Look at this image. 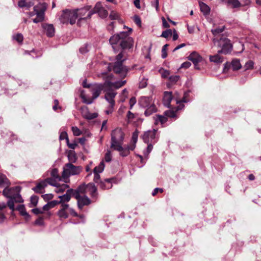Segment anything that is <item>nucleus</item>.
<instances>
[{"instance_id":"nucleus-1","label":"nucleus","mask_w":261,"mask_h":261,"mask_svg":"<svg viewBox=\"0 0 261 261\" xmlns=\"http://www.w3.org/2000/svg\"><path fill=\"white\" fill-rule=\"evenodd\" d=\"M132 29L129 28L128 32H121L116 34L110 37L109 42L115 51V46H120L122 50L116 56L114 62L110 63L109 68L113 70L116 73L120 74L121 76L125 77L128 72V69L123 65L127 57L125 55V49H130L134 45V39L129 36Z\"/></svg>"},{"instance_id":"nucleus-2","label":"nucleus","mask_w":261,"mask_h":261,"mask_svg":"<svg viewBox=\"0 0 261 261\" xmlns=\"http://www.w3.org/2000/svg\"><path fill=\"white\" fill-rule=\"evenodd\" d=\"M10 185L11 182L6 176L4 174H0V188H5L3 194L9 198L7 205L10 210L14 211V203L22 202L23 199L19 194L20 188L15 187L8 188Z\"/></svg>"},{"instance_id":"nucleus-3","label":"nucleus","mask_w":261,"mask_h":261,"mask_svg":"<svg viewBox=\"0 0 261 261\" xmlns=\"http://www.w3.org/2000/svg\"><path fill=\"white\" fill-rule=\"evenodd\" d=\"M90 88V92L92 94L91 97L87 96L84 91L81 93V97L83 102L87 104L92 103L94 100L99 96L102 91L105 92L106 86L105 85V82L103 83H95L91 85Z\"/></svg>"},{"instance_id":"nucleus-4","label":"nucleus","mask_w":261,"mask_h":261,"mask_svg":"<svg viewBox=\"0 0 261 261\" xmlns=\"http://www.w3.org/2000/svg\"><path fill=\"white\" fill-rule=\"evenodd\" d=\"M213 42L215 44L217 43V45L221 48L218 51V53L227 54L229 53L232 49V45L230 40L224 36L219 39L214 38Z\"/></svg>"},{"instance_id":"nucleus-5","label":"nucleus","mask_w":261,"mask_h":261,"mask_svg":"<svg viewBox=\"0 0 261 261\" xmlns=\"http://www.w3.org/2000/svg\"><path fill=\"white\" fill-rule=\"evenodd\" d=\"M57 180H58L53 177L47 178L44 180H40L37 183L36 187H34L32 189L35 193H42L44 192V189L47 187L48 185L58 187L59 184L57 182Z\"/></svg>"},{"instance_id":"nucleus-6","label":"nucleus","mask_w":261,"mask_h":261,"mask_svg":"<svg viewBox=\"0 0 261 261\" xmlns=\"http://www.w3.org/2000/svg\"><path fill=\"white\" fill-rule=\"evenodd\" d=\"M82 170V168L81 166H76L73 164L67 163L63 167L62 177L66 179L71 175L79 174Z\"/></svg>"},{"instance_id":"nucleus-7","label":"nucleus","mask_w":261,"mask_h":261,"mask_svg":"<svg viewBox=\"0 0 261 261\" xmlns=\"http://www.w3.org/2000/svg\"><path fill=\"white\" fill-rule=\"evenodd\" d=\"M102 77L105 80V85L106 86V89L108 90H114V89H118L123 86L125 83L126 81H117L116 82L112 83L111 80L113 77L112 74L107 75L105 73H101Z\"/></svg>"},{"instance_id":"nucleus-8","label":"nucleus","mask_w":261,"mask_h":261,"mask_svg":"<svg viewBox=\"0 0 261 261\" xmlns=\"http://www.w3.org/2000/svg\"><path fill=\"white\" fill-rule=\"evenodd\" d=\"M105 93V98L109 104L105 112L106 114H112L115 109V101L114 98L117 95V92L114 90L106 89Z\"/></svg>"},{"instance_id":"nucleus-9","label":"nucleus","mask_w":261,"mask_h":261,"mask_svg":"<svg viewBox=\"0 0 261 261\" xmlns=\"http://www.w3.org/2000/svg\"><path fill=\"white\" fill-rule=\"evenodd\" d=\"M124 133L121 129H115L111 133V144L112 148L122 144L124 140Z\"/></svg>"},{"instance_id":"nucleus-10","label":"nucleus","mask_w":261,"mask_h":261,"mask_svg":"<svg viewBox=\"0 0 261 261\" xmlns=\"http://www.w3.org/2000/svg\"><path fill=\"white\" fill-rule=\"evenodd\" d=\"M157 129H153L144 133L142 136V139L145 143H155L157 142L158 138L156 136Z\"/></svg>"},{"instance_id":"nucleus-11","label":"nucleus","mask_w":261,"mask_h":261,"mask_svg":"<svg viewBox=\"0 0 261 261\" xmlns=\"http://www.w3.org/2000/svg\"><path fill=\"white\" fill-rule=\"evenodd\" d=\"M122 144L117 145V146L113 148L114 150H117L120 152V154L122 156H126L129 154L130 150H133L136 145H132L130 146H127L126 147H122Z\"/></svg>"},{"instance_id":"nucleus-12","label":"nucleus","mask_w":261,"mask_h":261,"mask_svg":"<svg viewBox=\"0 0 261 261\" xmlns=\"http://www.w3.org/2000/svg\"><path fill=\"white\" fill-rule=\"evenodd\" d=\"M177 115H156L154 117V124L157 125L159 123L162 125H164L168 120V117L172 118L174 119L177 118Z\"/></svg>"},{"instance_id":"nucleus-13","label":"nucleus","mask_w":261,"mask_h":261,"mask_svg":"<svg viewBox=\"0 0 261 261\" xmlns=\"http://www.w3.org/2000/svg\"><path fill=\"white\" fill-rule=\"evenodd\" d=\"M68 204H63L61 205V208L57 212V215L60 219H66L68 217Z\"/></svg>"},{"instance_id":"nucleus-14","label":"nucleus","mask_w":261,"mask_h":261,"mask_svg":"<svg viewBox=\"0 0 261 261\" xmlns=\"http://www.w3.org/2000/svg\"><path fill=\"white\" fill-rule=\"evenodd\" d=\"M90 9L91 7L87 6L80 9L76 10L79 19H86L87 18H90V17H87V14L90 11Z\"/></svg>"},{"instance_id":"nucleus-15","label":"nucleus","mask_w":261,"mask_h":261,"mask_svg":"<svg viewBox=\"0 0 261 261\" xmlns=\"http://www.w3.org/2000/svg\"><path fill=\"white\" fill-rule=\"evenodd\" d=\"M188 59L191 61L194 64L196 68L199 69L197 67L198 63L200 62L202 60V57L196 51L192 52L188 57Z\"/></svg>"},{"instance_id":"nucleus-16","label":"nucleus","mask_w":261,"mask_h":261,"mask_svg":"<svg viewBox=\"0 0 261 261\" xmlns=\"http://www.w3.org/2000/svg\"><path fill=\"white\" fill-rule=\"evenodd\" d=\"M47 8V4L45 3H39L34 7V11L35 14H38L44 16V12Z\"/></svg>"},{"instance_id":"nucleus-17","label":"nucleus","mask_w":261,"mask_h":261,"mask_svg":"<svg viewBox=\"0 0 261 261\" xmlns=\"http://www.w3.org/2000/svg\"><path fill=\"white\" fill-rule=\"evenodd\" d=\"M90 202L91 201L90 199L87 196H81L79 199L77 200L78 207L80 210H82L84 206L89 205Z\"/></svg>"},{"instance_id":"nucleus-18","label":"nucleus","mask_w":261,"mask_h":261,"mask_svg":"<svg viewBox=\"0 0 261 261\" xmlns=\"http://www.w3.org/2000/svg\"><path fill=\"white\" fill-rule=\"evenodd\" d=\"M42 28L44 32L48 37H52L55 34V29L53 24H44Z\"/></svg>"},{"instance_id":"nucleus-19","label":"nucleus","mask_w":261,"mask_h":261,"mask_svg":"<svg viewBox=\"0 0 261 261\" xmlns=\"http://www.w3.org/2000/svg\"><path fill=\"white\" fill-rule=\"evenodd\" d=\"M112 178H107L104 181H100L99 187L102 190L109 189L112 187Z\"/></svg>"},{"instance_id":"nucleus-20","label":"nucleus","mask_w":261,"mask_h":261,"mask_svg":"<svg viewBox=\"0 0 261 261\" xmlns=\"http://www.w3.org/2000/svg\"><path fill=\"white\" fill-rule=\"evenodd\" d=\"M86 189L89 192V194L92 197H96L97 195V188L94 184L89 183L86 186Z\"/></svg>"},{"instance_id":"nucleus-21","label":"nucleus","mask_w":261,"mask_h":261,"mask_svg":"<svg viewBox=\"0 0 261 261\" xmlns=\"http://www.w3.org/2000/svg\"><path fill=\"white\" fill-rule=\"evenodd\" d=\"M59 198L60 199V200H58V204H61V205L63 204H67L66 202L69 201L71 199L70 191L67 190L64 195L59 196Z\"/></svg>"},{"instance_id":"nucleus-22","label":"nucleus","mask_w":261,"mask_h":261,"mask_svg":"<svg viewBox=\"0 0 261 261\" xmlns=\"http://www.w3.org/2000/svg\"><path fill=\"white\" fill-rule=\"evenodd\" d=\"M70 11L66 9L63 11V13L60 17V21L62 23H67L69 22Z\"/></svg>"},{"instance_id":"nucleus-23","label":"nucleus","mask_w":261,"mask_h":261,"mask_svg":"<svg viewBox=\"0 0 261 261\" xmlns=\"http://www.w3.org/2000/svg\"><path fill=\"white\" fill-rule=\"evenodd\" d=\"M172 98V94L171 92H165L163 98L165 105L169 107Z\"/></svg>"},{"instance_id":"nucleus-24","label":"nucleus","mask_w":261,"mask_h":261,"mask_svg":"<svg viewBox=\"0 0 261 261\" xmlns=\"http://www.w3.org/2000/svg\"><path fill=\"white\" fill-rule=\"evenodd\" d=\"M189 95V92H185L184 93V96L181 100V101H176L178 105L176 108V111L181 110L184 107V105L183 102H187L189 101V100L187 99V96Z\"/></svg>"},{"instance_id":"nucleus-25","label":"nucleus","mask_w":261,"mask_h":261,"mask_svg":"<svg viewBox=\"0 0 261 261\" xmlns=\"http://www.w3.org/2000/svg\"><path fill=\"white\" fill-rule=\"evenodd\" d=\"M102 7L101 6V5L100 3H97L93 10H90L88 14H87V17H91V16L94 13H98L101 9H102Z\"/></svg>"},{"instance_id":"nucleus-26","label":"nucleus","mask_w":261,"mask_h":261,"mask_svg":"<svg viewBox=\"0 0 261 261\" xmlns=\"http://www.w3.org/2000/svg\"><path fill=\"white\" fill-rule=\"evenodd\" d=\"M34 4V3L31 0H20L18 3V5L19 7H27L28 8L33 6Z\"/></svg>"},{"instance_id":"nucleus-27","label":"nucleus","mask_w":261,"mask_h":261,"mask_svg":"<svg viewBox=\"0 0 261 261\" xmlns=\"http://www.w3.org/2000/svg\"><path fill=\"white\" fill-rule=\"evenodd\" d=\"M69 22L71 24H73L75 23L76 20L79 17L77 12L76 10L70 11Z\"/></svg>"},{"instance_id":"nucleus-28","label":"nucleus","mask_w":261,"mask_h":261,"mask_svg":"<svg viewBox=\"0 0 261 261\" xmlns=\"http://www.w3.org/2000/svg\"><path fill=\"white\" fill-rule=\"evenodd\" d=\"M59 204L58 200H52L50 202H48L47 204H45L42 209L44 211H48L51 208L54 207L56 205Z\"/></svg>"},{"instance_id":"nucleus-29","label":"nucleus","mask_w":261,"mask_h":261,"mask_svg":"<svg viewBox=\"0 0 261 261\" xmlns=\"http://www.w3.org/2000/svg\"><path fill=\"white\" fill-rule=\"evenodd\" d=\"M199 5L200 8V11L203 13L204 15H205L209 14L210 12V8L207 5L203 2H199Z\"/></svg>"},{"instance_id":"nucleus-30","label":"nucleus","mask_w":261,"mask_h":261,"mask_svg":"<svg viewBox=\"0 0 261 261\" xmlns=\"http://www.w3.org/2000/svg\"><path fill=\"white\" fill-rule=\"evenodd\" d=\"M225 27L224 26L219 27L217 28L212 29L211 32L213 35L217 38L220 34H221L224 30Z\"/></svg>"},{"instance_id":"nucleus-31","label":"nucleus","mask_w":261,"mask_h":261,"mask_svg":"<svg viewBox=\"0 0 261 261\" xmlns=\"http://www.w3.org/2000/svg\"><path fill=\"white\" fill-rule=\"evenodd\" d=\"M210 60L216 63H220L223 61V58L219 54L210 56Z\"/></svg>"},{"instance_id":"nucleus-32","label":"nucleus","mask_w":261,"mask_h":261,"mask_svg":"<svg viewBox=\"0 0 261 261\" xmlns=\"http://www.w3.org/2000/svg\"><path fill=\"white\" fill-rule=\"evenodd\" d=\"M144 106L147 107L144 112V114H151L157 112V109L155 106L153 104L149 106H147V105Z\"/></svg>"},{"instance_id":"nucleus-33","label":"nucleus","mask_w":261,"mask_h":261,"mask_svg":"<svg viewBox=\"0 0 261 261\" xmlns=\"http://www.w3.org/2000/svg\"><path fill=\"white\" fill-rule=\"evenodd\" d=\"M231 67L233 70H237L241 68V65L238 59L233 60L231 62Z\"/></svg>"},{"instance_id":"nucleus-34","label":"nucleus","mask_w":261,"mask_h":261,"mask_svg":"<svg viewBox=\"0 0 261 261\" xmlns=\"http://www.w3.org/2000/svg\"><path fill=\"white\" fill-rule=\"evenodd\" d=\"M17 210L19 212L22 216H25L26 218L29 217V214L26 212L24 205L21 204L18 206Z\"/></svg>"},{"instance_id":"nucleus-35","label":"nucleus","mask_w":261,"mask_h":261,"mask_svg":"<svg viewBox=\"0 0 261 261\" xmlns=\"http://www.w3.org/2000/svg\"><path fill=\"white\" fill-rule=\"evenodd\" d=\"M105 168V164L103 161H101L100 164L98 165V166L95 167L94 168L93 172L94 173H101Z\"/></svg>"},{"instance_id":"nucleus-36","label":"nucleus","mask_w":261,"mask_h":261,"mask_svg":"<svg viewBox=\"0 0 261 261\" xmlns=\"http://www.w3.org/2000/svg\"><path fill=\"white\" fill-rule=\"evenodd\" d=\"M68 159L69 161V163H74L76 162L77 157L74 152H70L68 154Z\"/></svg>"},{"instance_id":"nucleus-37","label":"nucleus","mask_w":261,"mask_h":261,"mask_svg":"<svg viewBox=\"0 0 261 261\" xmlns=\"http://www.w3.org/2000/svg\"><path fill=\"white\" fill-rule=\"evenodd\" d=\"M68 191H70V195H71V197L73 196L77 200H78L81 196L76 189L73 190L72 189H68Z\"/></svg>"},{"instance_id":"nucleus-38","label":"nucleus","mask_w":261,"mask_h":261,"mask_svg":"<svg viewBox=\"0 0 261 261\" xmlns=\"http://www.w3.org/2000/svg\"><path fill=\"white\" fill-rule=\"evenodd\" d=\"M51 176L55 179L58 180H61L62 177H60L58 174V170L57 169L54 168L51 171Z\"/></svg>"},{"instance_id":"nucleus-39","label":"nucleus","mask_w":261,"mask_h":261,"mask_svg":"<svg viewBox=\"0 0 261 261\" xmlns=\"http://www.w3.org/2000/svg\"><path fill=\"white\" fill-rule=\"evenodd\" d=\"M227 3L232 5L234 8H239L241 6V3L239 0H228Z\"/></svg>"},{"instance_id":"nucleus-40","label":"nucleus","mask_w":261,"mask_h":261,"mask_svg":"<svg viewBox=\"0 0 261 261\" xmlns=\"http://www.w3.org/2000/svg\"><path fill=\"white\" fill-rule=\"evenodd\" d=\"M172 34V31L171 29L166 30L162 32L161 37L164 38H168L169 36H171Z\"/></svg>"},{"instance_id":"nucleus-41","label":"nucleus","mask_w":261,"mask_h":261,"mask_svg":"<svg viewBox=\"0 0 261 261\" xmlns=\"http://www.w3.org/2000/svg\"><path fill=\"white\" fill-rule=\"evenodd\" d=\"M159 72L161 74L162 76L164 78L167 77L170 74L169 71L165 70L163 68L160 69Z\"/></svg>"},{"instance_id":"nucleus-42","label":"nucleus","mask_w":261,"mask_h":261,"mask_svg":"<svg viewBox=\"0 0 261 261\" xmlns=\"http://www.w3.org/2000/svg\"><path fill=\"white\" fill-rule=\"evenodd\" d=\"M168 44H166L164 45L162 49V57L163 59L166 58L167 57V50L168 46Z\"/></svg>"},{"instance_id":"nucleus-43","label":"nucleus","mask_w":261,"mask_h":261,"mask_svg":"<svg viewBox=\"0 0 261 261\" xmlns=\"http://www.w3.org/2000/svg\"><path fill=\"white\" fill-rule=\"evenodd\" d=\"M72 130L73 132V135L75 136H79L82 134L81 130L76 126H72Z\"/></svg>"},{"instance_id":"nucleus-44","label":"nucleus","mask_w":261,"mask_h":261,"mask_svg":"<svg viewBox=\"0 0 261 261\" xmlns=\"http://www.w3.org/2000/svg\"><path fill=\"white\" fill-rule=\"evenodd\" d=\"M110 18L112 20H116L119 18V15L115 11H112L110 14Z\"/></svg>"},{"instance_id":"nucleus-45","label":"nucleus","mask_w":261,"mask_h":261,"mask_svg":"<svg viewBox=\"0 0 261 261\" xmlns=\"http://www.w3.org/2000/svg\"><path fill=\"white\" fill-rule=\"evenodd\" d=\"M112 160V153L110 150H108L105 156V160L107 162H110Z\"/></svg>"},{"instance_id":"nucleus-46","label":"nucleus","mask_w":261,"mask_h":261,"mask_svg":"<svg viewBox=\"0 0 261 261\" xmlns=\"http://www.w3.org/2000/svg\"><path fill=\"white\" fill-rule=\"evenodd\" d=\"M254 62L252 61H249L246 63L245 67L246 70L251 69L253 68Z\"/></svg>"},{"instance_id":"nucleus-47","label":"nucleus","mask_w":261,"mask_h":261,"mask_svg":"<svg viewBox=\"0 0 261 261\" xmlns=\"http://www.w3.org/2000/svg\"><path fill=\"white\" fill-rule=\"evenodd\" d=\"M99 15L102 18L106 17L108 15V11L103 8L98 13Z\"/></svg>"},{"instance_id":"nucleus-48","label":"nucleus","mask_w":261,"mask_h":261,"mask_svg":"<svg viewBox=\"0 0 261 261\" xmlns=\"http://www.w3.org/2000/svg\"><path fill=\"white\" fill-rule=\"evenodd\" d=\"M35 14L37 15V17L36 18L33 19V21L34 23H38V22L42 21L43 20V19H44L43 16L38 14Z\"/></svg>"},{"instance_id":"nucleus-49","label":"nucleus","mask_w":261,"mask_h":261,"mask_svg":"<svg viewBox=\"0 0 261 261\" xmlns=\"http://www.w3.org/2000/svg\"><path fill=\"white\" fill-rule=\"evenodd\" d=\"M38 197L36 195H33L31 197V202L34 205L36 206L38 203Z\"/></svg>"},{"instance_id":"nucleus-50","label":"nucleus","mask_w":261,"mask_h":261,"mask_svg":"<svg viewBox=\"0 0 261 261\" xmlns=\"http://www.w3.org/2000/svg\"><path fill=\"white\" fill-rule=\"evenodd\" d=\"M66 139L67 143L69 142L67 133L66 132H62L60 135V140H63Z\"/></svg>"},{"instance_id":"nucleus-51","label":"nucleus","mask_w":261,"mask_h":261,"mask_svg":"<svg viewBox=\"0 0 261 261\" xmlns=\"http://www.w3.org/2000/svg\"><path fill=\"white\" fill-rule=\"evenodd\" d=\"M138 137V131L136 130L135 132H134L133 133V136H132V140L134 143L133 145H135L136 143L137 142Z\"/></svg>"},{"instance_id":"nucleus-52","label":"nucleus","mask_w":261,"mask_h":261,"mask_svg":"<svg viewBox=\"0 0 261 261\" xmlns=\"http://www.w3.org/2000/svg\"><path fill=\"white\" fill-rule=\"evenodd\" d=\"M86 189V186L85 185H81L76 189L80 194H84Z\"/></svg>"},{"instance_id":"nucleus-53","label":"nucleus","mask_w":261,"mask_h":261,"mask_svg":"<svg viewBox=\"0 0 261 261\" xmlns=\"http://www.w3.org/2000/svg\"><path fill=\"white\" fill-rule=\"evenodd\" d=\"M14 39L17 40L18 42H21L23 41V36L21 34H17L14 36Z\"/></svg>"},{"instance_id":"nucleus-54","label":"nucleus","mask_w":261,"mask_h":261,"mask_svg":"<svg viewBox=\"0 0 261 261\" xmlns=\"http://www.w3.org/2000/svg\"><path fill=\"white\" fill-rule=\"evenodd\" d=\"M179 75H172L170 76L169 80L173 83H175L178 81L179 79Z\"/></svg>"},{"instance_id":"nucleus-55","label":"nucleus","mask_w":261,"mask_h":261,"mask_svg":"<svg viewBox=\"0 0 261 261\" xmlns=\"http://www.w3.org/2000/svg\"><path fill=\"white\" fill-rule=\"evenodd\" d=\"M88 45L87 44H85L83 47H81L80 48V53L83 54L87 53L89 50L88 49Z\"/></svg>"},{"instance_id":"nucleus-56","label":"nucleus","mask_w":261,"mask_h":261,"mask_svg":"<svg viewBox=\"0 0 261 261\" xmlns=\"http://www.w3.org/2000/svg\"><path fill=\"white\" fill-rule=\"evenodd\" d=\"M68 187V186L66 184H63L61 187L58 186V190L57 192H63Z\"/></svg>"},{"instance_id":"nucleus-57","label":"nucleus","mask_w":261,"mask_h":261,"mask_svg":"<svg viewBox=\"0 0 261 261\" xmlns=\"http://www.w3.org/2000/svg\"><path fill=\"white\" fill-rule=\"evenodd\" d=\"M42 196L45 200H49L53 198V195L51 194H46Z\"/></svg>"},{"instance_id":"nucleus-58","label":"nucleus","mask_w":261,"mask_h":261,"mask_svg":"<svg viewBox=\"0 0 261 261\" xmlns=\"http://www.w3.org/2000/svg\"><path fill=\"white\" fill-rule=\"evenodd\" d=\"M43 209H40L38 208H33L32 211L35 215H38L39 214L43 213Z\"/></svg>"},{"instance_id":"nucleus-59","label":"nucleus","mask_w":261,"mask_h":261,"mask_svg":"<svg viewBox=\"0 0 261 261\" xmlns=\"http://www.w3.org/2000/svg\"><path fill=\"white\" fill-rule=\"evenodd\" d=\"M68 212H69L70 213V214L74 217H78L79 216L77 213L72 208H70L69 207V208L68 209Z\"/></svg>"},{"instance_id":"nucleus-60","label":"nucleus","mask_w":261,"mask_h":261,"mask_svg":"<svg viewBox=\"0 0 261 261\" xmlns=\"http://www.w3.org/2000/svg\"><path fill=\"white\" fill-rule=\"evenodd\" d=\"M136 103V99L135 97H132L129 100V107L130 109H132L133 106Z\"/></svg>"},{"instance_id":"nucleus-61","label":"nucleus","mask_w":261,"mask_h":261,"mask_svg":"<svg viewBox=\"0 0 261 261\" xmlns=\"http://www.w3.org/2000/svg\"><path fill=\"white\" fill-rule=\"evenodd\" d=\"M191 65V63L190 62H185L184 63H183L181 66H180V68H188L189 67H190Z\"/></svg>"},{"instance_id":"nucleus-62","label":"nucleus","mask_w":261,"mask_h":261,"mask_svg":"<svg viewBox=\"0 0 261 261\" xmlns=\"http://www.w3.org/2000/svg\"><path fill=\"white\" fill-rule=\"evenodd\" d=\"M163 192V189L156 188L153 190V191L152 193V196H155L158 192L162 193Z\"/></svg>"},{"instance_id":"nucleus-63","label":"nucleus","mask_w":261,"mask_h":261,"mask_svg":"<svg viewBox=\"0 0 261 261\" xmlns=\"http://www.w3.org/2000/svg\"><path fill=\"white\" fill-rule=\"evenodd\" d=\"M98 173H94V181L96 183H98L100 180V175Z\"/></svg>"},{"instance_id":"nucleus-64","label":"nucleus","mask_w":261,"mask_h":261,"mask_svg":"<svg viewBox=\"0 0 261 261\" xmlns=\"http://www.w3.org/2000/svg\"><path fill=\"white\" fill-rule=\"evenodd\" d=\"M58 105H59L58 100L57 99H55L54 100V105L53 106V109L54 110L56 111L58 108L59 109H61L60 107H58Z\"/></svg>"}]
</instances>
